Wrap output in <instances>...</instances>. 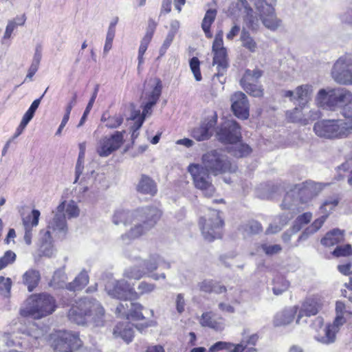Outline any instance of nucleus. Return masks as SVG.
I'll return each mask as SVG.
<instances>
[{
  "instance_id": "nucleus-1",
  "label": "nucleus",
  "mask_w": 352,
  "mask_h": 352,
  "mask_svg": "<svg viewBox=\"0 0 352 352\" xmlns=\"http://www.w3.org/2000/svg\"><path fill=\"white\" fill-rule=\"evenodd\" d=\"M67 317L70 322L78 325L93 323L96 327H101L104 322V309L96 299L85 297L72 305Z\"/></svg>"
},
{
  "instance_id": "nucleus-2",
  "label": "nucleus",
  "mask_w": 352,
  "mask_h": 352,
  "mask_svg": "<svg viewBox=\"0 0 352 352\" xmlns=\"http://www.w3.org/2000/svg\"><path fill=\"white\" fill-rule=\"evenodd\" d=\"M344 119L322 120L315 123V133L326 139L344 138L352 133V108L346 107L342 113Z\"/></svg>"
},
{
  "instance_id": "nucleus-3",
  "label": "nucleus",
  "mask_w": 352,
  "mask_h": 352,
  "mask_svg": "<svg viewBox=\"0 0 352 352\" xmlns=\"http://www.w3.org/2000/svg\"><path fill=\"white\" fill-rule=\"evenodd\" d=\"M318 107L324 110L336 111L342 114L346 107L352 108V92L344 87L320 89L315 98Z\"/></svg>"
},
{
  "instance_id": "nucleus-4",
  "label": "nucleus",
  "mask_w": 352,
  "mask_h": 352,
  "mask_svg": "<svg viewBox=\"0 0 352 352\" xmlns=\"http://www.w3.org/2000/svg\"><path fill=\"white\" fill-rule=\"evenodd\" d=\"M142 211L141 219L134 220L131 223L133 226L130 230L120 236L122 245H128L145 234L154 227L162 214L160 210L155 207H144Z\"/></svg>"
},
{
  "instance_id": "nucleus-5",
  "label": "nucleus",
  "mask_w": 352,
  "mask_h": 352,
  "mask_svg": "<svg viewBox=\"0 0 352 352\" xmlns=\"http://www.w3.org/2000/svg\"><path fill=\"white\" fill-rule=\"evenodd\" d=\"M203 166L212 175L235 172L236 167L232 165L228 156L221 150H212L202 156Z\"/></svg>"
},
{
  "instance_id": "nucleus-6",
  "label": "nucleus",
  "mask_w": 352,
  "mask_h": 352,
  "mask_svg": "<svg viewBox=\"0 0 352 352\" xmlns=\"http://www.w3.org/2000/svg\"><path fill=\"white\" fill-rule=\"evenodd\" d=\"M27 312L34 319L52 314L56 309L54 298L47 294L32 295L28 299Z\"/></svg>"
},
{
  "instance_id": "nucleus-7",
  "label": "nucleus",
  "mask_w": 352,
  "mask_h": 352,
  "mask_svg": "<svg viewBox=\"0 0 352 352\" xmlns=\"http://www.w3.org/2000/svg\"><path fill=\"white\" fill-rule=\"evenodd\" d=\"M209 214L199 219V226L204 239L212 241L221 237L223 220L219 217V212L216 210H208Z\"/></svg>"
},
{
  "instance_id": "nucleus-8",
  "label": "nucleus",
  "mask_w": 352,
  "mask_h": 352,
  "mask_svg": "<svg viewBox=\"0 0 352 352\" xmlns=\"http://www.w3.org/2000/svg\"><path fill=\"white\" fill-rule=\"evenodd\" d=\"M188 171L191 175L195 188L201 190L204 196L210 197L214 195L215 188L212 182L210 171L198 164H190L188 166Z\"/></svg>"
},
{
  "instance_id": "nucleus-9",
  "label": "nucleus",
  "mask_w": 352,
  "mask_h": 352,
  "mask_svg": "<svg viewBox=\"0 0 352 352\" xmlns=\"http://www.w3.org/2000/svg\"><path fill=\"white\" fill-rule=\"evenodd\" d=\"M331 74L337 83L352 85V52L339 57L333 64Z\"/></svg>"
},
{
  "instance_id": "nucleus-10",
  "label": "nucleus",
  "mask_w": 352,
  "mask_h": 352,
  "mask_svg": "<svg viewBox=\"0 0 352 352\" xmlns=\"http://www.w3.org/2000/svg\"><path fill=\"white\" fill-rule=\"evenodd\" d=\"M276 0H265V4L262 0H258L255 6L260 13V18L263 25L271 31L276 30L280 25L281 21L277 18L272 3Z\"/></svg>"
},
{
  "instance_id": "nucleus-11",
  "label": "nucleus",
  "mask_w": 352,
  "mask_h": 352,
  "mask_svg": "<svg viewBox=\"0 0 352 352\" xmlns=\"http://www.w3.org/2000/svg\"><path fill=\"white\" fill-rule=\"evenodd\" d=\"M262 76L263 72L258 69L253 70L247 69L240 80V85L249 95L253 97H262L263 89L262 85L258 82Z\"/></svg>"
},
{
  "instance_id": "nucleus-12",
  "label": "nucleus",
  "mask_w": 352,
  "mask_h": 352,
  "mask_svg": "<svg viewBox=\"0 0 352 352\" xmlns=\"http://www.w3.org/2000/svg\"><path fill=\"white\" fill-rule=\"evenodd\" d=\"M107 294L112 298L119 300L138 299V293L124 279L114 281L106 285Z\"/></svg>"
},
{
  "instance_id": "nucleus-13",
  "label": "nucleus",
  "mask_w": 352,
  "mask_h": 352,
  "mask_svg": "<svg viewBox=\"0 0 352 352\" xmlns=\"http://www.w3.org/2000/svg\"><path fill=\"white\" fill-rule=\"evenodd\" d=\"M328 184L307 180L294 187L300 203L307 204L316 197Z\"/></svg>"
},
{
  "instance_id": "nucleus-14",
  "label": "nucleus",
  "mask_w": 352,
  "mask_h": 352,
  "mask_svg": "<svg viewBox=\"0 0 352 352\" xmlns=\"http://www.w3.org/2000/svg\"><path fill=\"white\" fill-rule=\"evenodd\" d=\"M217 135L218 140L221 142L236 143L241 139V127L236 121L228 120L221 124Z\"/></svg>"
},
{
  "instance_id": "nucleus-15",
  "label": "nucleus",
  "mask_w": 352,
  "mask_h": 352,
  "mask_svg": "<svg viewBox=\"0 0 352 352\" xmlns=\"http://www.w3.org/2000/svg\"><path fill=\"white\" fill-rule=\"evenodd\" d=\"M124 131H116L109 137L102 138L96 148V152L102 157H108L113 151L118 150L124 142Z\"/></svg>"
},
{
  "instance_id": "nucleus-16",
  "label": "nucleus",
  "mask_w": 352,
  "mask_h": 352,
  "mask_svg": "<svg viewBox=\"0 0 352 352\" xmlns=\"http://www.w3.org/2000/svg\"><path fill=\"white\" fill-rule=\"evenodd\" d=\"M82 345L79 335L76 333L64 332L54 341L55 352H74Z\"/></svg>"
},
{
  "instance_id": "nucleus-17",
  "label": "nucleus",
  "mask_w": 352,
  "mask_h": 352,
  "mask_svg": "<svg viewBox=\"0 0 352 352\" xmlns=\"http://www.w3.org/2000/svg\"><path fill=\"white\" fill-rule=\"evenodd\" d=\"M232 110L240 119L246 120L249 117L250 104L246 95L241 92H235L231 97Z\"/></svg>"
},
{
  "instance_id": "nucleus-18",
  "label": "nucleus",
  "mask_w": 352,
  "mask_h": 352,
  "mask_svg": "<svg viewBox=\"0 0 352 352\" xmlns=\"http://www.w3.org/2000/svg\"><path fill=\"white\" fill-rule=\"evenodd\" d=\"M235 7L239 11H243V20L246 26L252 31H256L259 28V19L248 1L236 0Z\"/></svg>"
},
{
  "instance_id": "nucleus-19",
  "label": "nucleus",
  "mask_w": 352,
  "mask_h": 352,
  "mask_svg": "<svg viewBox=\"0 0 352 352\" xmlns=\"http://www.w3.org/2000/svg\"><path fill=\"white\" fill-rule=\"evenodd\" d=\"M47 230L65 235L67 231L65 219V202L61 203L56 208L54 217L49 221Z\"/></svg>"
},
{
  "instance_id": "nucleus-20",
  "label": "nucleus",
  "mask_w": 352,
  "mask_h": 352,
  "mask_svg": "<svg viewBox=\"0 0 352 352\" xmlns=\"http://www.w3.org/2000/svg\"><path fill=\"white\" fill-rule=\"evenodd\" d=\"M321 306L322 300L319 296H313L307 298L299 310L296 323L299 324L300 319L304 316L309 317L316 315L321 308Z\"/></svg>"
},
{
  "instance_id": "nucleus-21",
  "label": "nucleus",
  "mask_w": 352,
  "mask_h": 352,
  "mask_svg": "<svg viewBox=\"0 0 352 352\" xmlns=\"http://www.w3.org/2000/svg\"><path fill=\"white\" fill-rule=\"evenodd\" d=\"M142 208H138L134 211H129L126 210H117L112 217V221L115 225L123 224L124 226L131 225L134 220L140 219Z\"/></svg>"
},
{
  "instance_id": "nucleus-22",
  "label": "nucleus",
  "mask_w": 352,
  "mask_h": 352,
  "mask_svg": "<svg viewBox=\"0 0 352 352\" xmlns=\"http://www.w3.org/2000/svg\"><path fill=\"white\" fill-rule=\"evenodd\" d=\"M40 214L39 210L34 209L32 211V215H29L23 219V225L25 230L23 239L28 245L32 243L33 228L37 226Z\"/></svg>"
},
{
  "instance_id": "nucleus-23",
  "label": "nucleus",
  "mask_w": 352,
  "mask_h": 352,
  "mask_svg": "<svg viewBox=\"0 0 352 352\" xmlns=\"http://www.w3.org/2000/svg\"><path fill=\"white\" fill-rule=\"evenodd\" d=\"M216 124L215 119L205 120L199 126L195 128L192 131V136L197 141H204L209 139L212 134V129Z\"/></svg>"
},
{
  "instance_id": "nucleus-24",
  "label": "nucleus",
  "mask_w": 352,
  "mask_h": 352,
  "mask_svg": "<svg viewBox=\"0 0 352 352\" xmlns=\"http://www.w3.org/2000/svg\"><path fill=\"white\" fill-rule=\"evenodd\" d=\"M212 65H217V74H214V77H222L223 76L229 67V61L228 57L227 50H221L215 52L213 53Z\"/></svg>"
},
{
  "instance_id": "nucleus-25",
  "label": "nucleus",
  "mask_w": 352,
  "mask_h": 352,
  "mask_svg": "<svg viewBox=\"0 0 352 352\" xmlns=\"http://www.w3.org/2000/svg\"><path fill=\"white\" fill-rule=\"evenodd\" d=\"M156 83L153 90L148 94L147 101L143 105V114L146 116L150 114L152 108L158 101L162 91V84L160 79H155Z\"/></svg>"
},
{
  "instance_id": "nucleus-26",
  "label": "nucleus",
  "mask_w": 352,
  "mask_h": 352,
  "mask_svg": "<svg viewBox=\"0 0 352 352\" xmlns=\"http://www.w3.org/2000/svg\"><path fill=\"white\" fill-rule=\"evenodd\" d=\"M136 190L142 195L154 196L157 192V184L151 177L142 174L136 185Z\"/></svg>"
},
{
  "instance_id": "nucleus-27",
  "label": "nucleus",
  "mask_w": 352,
  "mask_h": 352,
  "mask_svg": "<svg viewBox=\"0 0 352 352\" xmlns=\"http://www.w3.org/2000/svg\"><path fill=\"white\" fill-rule=\"evenodd\" d=\"M216 315L212 311L204 312L199 319L200 325L203 327H208L215 331H222L224 329V324L222 318L217 320Z\"/></svg>"
},
{
  "instance_id": "nucleus-28",
  "label": "nucleus",
  "mask_w": 352,
  "mask_h": 352,
  "mask_svg": "<svg viewBox=\"0 0 352 352\" xmlns=\"http://www.w3.org/2000/svg\"><path fill=\"white\" fill-rule=\"evenodd\" d=\"M199 289L201 292L207 294H220L225 293L227 288L225 285H221L220 282L213 279H204L198 283Z\"/></svg>"
},
{
  "instance_id": "nucleus-29",
  "label": "nucleus",
  "mask_w": 352,
  "mask_h": 352,
  "mask_svg": "<svg viewBox=\"0 0 352 352\" xmlns=\"http://www.w3.org/2000/svg\"><path fill=\"white\" fill-rule=\"evenodd\" d=\"M297 310L298 307L294 306L277 313L274 318V326L280 327L290 324L294 320Z\"/></svg>"
},
{
  "instance_id": "nucleus-30",
  "label": "nucleus",
  "mask_w": 352,
  "mask_h": 352,
  "mask_svg": "<svg viewBox=\"0 0 352 352\" xmlns=\"http://www.w3.org/2000/svg\"><path fill=\"white\" fill-rule=\"evenodd\" d=\"M143 265L144 266L146 275L151 273L156 270L159 266L164 265L165 268L169 269L170 264L166 262L159 254H151L147 260L142 261Z\"/></svg>"
},
{
  "instance_id": "nucleus-31",
  "label": "nucleus",
  "mask_w": 352,
  "mask_h": 352,
  "mask_svg": "<svg viewBox=\"0 0 352 352\" xmlns=\"http://www.w3.org/2000/svg\"><path fill=\"white\" fill-rule=\"evenodd\" d=\"M344 240V230L338 228L333 229L326 234L321 239V244L326 247H331Z\"/></svg>"
},
{
  "instance_id": "nucleus-32",
  "label": "nucleus",
  "mask_w": 352,
  "mask_h": 352,
  "mask_svg": "<svg viewBox=\"0 0 352 352\" xmlns=\"http://www.w3.org/2000/svg\"><path fill=\"white\" fill-rule=\"evenodd\" d=\"M40 252L42 256L51 258L55 254V250L52 245V236L50 230H46L41 238Z\"/></svg>"
},
{
  "instance_id": "nucleus-33",
  "label": "nucleus",
  "mask_w": 352,
  "mask_h": 352,
  "mask_svg": "<svg viewBox=\"0 0 352 352\" xmlns=\"http://www.w3.org/2000/svg\"><path fill=\"white\" fill-rule=\"evenodd\" d=\"M41 279L40 272L36 270H29L23 275V283L32 292L38 285Z\"/></svg>"
},
{
  "instance_id": "nucleus-34",
  "label": "nucleus",
  "mask_w": 352,
  "mask_h": 352,
  "mask_svg": "<svg viewBox=\"0 0 352 352\" xmlns=\"http://www.w3.org/2000/svg\"><path fill=\"white\" fill-rule=\"evenodd\" d=\"M89 283L87 272L82 270L74 280L67 285V289L72 292L82 290Z\"/></svg>"
},
{
  "instance_id": "nucleus-35",
  "label": "nucleus",
  "mask_w": 352,
  "mask_h": 352,
  "mask_svg": "<svg viewBox=\"0 0 352 352\" xmlns=\"http://www.w3.org/2000/svg\"><path fill=\"white\" fill-rule=\"evenodd\" d=\"M327 215H321L319 218L316 219L309 226H308L300 235L298 240L299 241H305L308 239V237L316 233L317 231L320 230V228L323 226L324 223L327 220Z\"/></svg>"
},
{
  "instance_id": "nucleus-36",
  "label": "nucleus",
  "mask_w": 352,
  "mask_h": 352,
  "mask_svg": "<svg viewBox=\"0 0 352 352\" xmlns=\"http://www.w3.org/2000/svg\"><path fill=\"white\" fill-rule=\"evenodd\" d=\"M67 279V274L65 272V267L56 270L54 273L50 283V285L55 289L67 288L66 280Z\"/></svg>"
},
{
  "instance_id": "nucleus-37",
  "label": "nucleus",
  "mask_w": 352,
  "mask_h": 352,
  "mask_svg": "<svg viewBox=\"0 0 352 352\" xmlns=\"http://www.w3.org/2000/svg\"><path fill=\"white\" fill-rule=\"evenodd\" d=\"M217 16V10L215 9H208L201 23V28L207 38H212V34L210 32V26L214 21Z\"/></svg>"
},
{
  "instance_id": "nucleus-38",
  "label": "nucleus",
  "mask_w": 352,
  "mask_h": 352,
  "mask_svg": "<svg viewBox=\"0 0 352 352\" xmlns=\"http://www.w3.org/2000/svg\"><path fill=\"white\" fill-rule=\"evenodd\" d=\"M129 305L130 309L127 311H124V317L134 320H144V316L142 313V311L144 309L143 306L137 302H130Z\"/></svg>"
},
{
  "instance_id": "nucleus-39",
  "label": "nucleus",
  "mask_w": 352,
  "mask_h": 352,
  "mask_svg": "<svg viewBox=\"0 0 352 352\" xmlns=\"http://www.w3.org/2000/svg\"><path fill=\"white\" fill-rule=\"evenodd\" d=\"M340 199L338 197L333 196L326 199L320 206L319 210L322 215H327L329 217L330 214L334 210L338 205Z\"/></svg>"
},
{
  "instance_id": "nucleus-40",
  "label": "nucleus",
  "mask_w": 352,
  "mask_h": 352,
  "mask_svg": "<svg viewBox=\"0 0 352 352\" xmlns=\"http://www.w3.org/2000/svg\"><path fill=\"white\" fill-rule=\"evenodd\" d=\"M312 91V86L309 85H302L297 87L295 90L296 100L304 105L310 99Z\"/></svg>"
},
{
  "instance_id": "nucleus-41",
  "label": "nucleus",
  "mask_w": 352,
  "mask_h": 352,
  "mask_svg": "<svg viewBox=\"0 0 352 352\" xmlns=\"http://www.w3.org/2000/svg\"><path fill=\"white\" fill-rule=\"evenodd\" d=\"M240 40L242 46L248 50L250 52H255L257 49V43L254 38L250 35V32L243 28L241 33Z\"/></svg>"
},
{
  "instance_id": "nucleus-42",
  "label": "nucleus",
  "mask_w": 352,
  "mask_h": 352,
  "mask_svg": "<svg viewBox=\"0 0 352 352\" xmlns=\"http://www.w3.org/2000/svg\"><path fill=\"white\" fill-rule=\"evenodd\" d=\"M230 146V153L236 157H244L248 155L251 151V148L246 144L243 143H233Z\"/></svg>"
},
{
  "instance_id": "nucleus-43",
  "label": "nucleus",
  "mask_w": 352,
  "mask_h": 352,
  "mask_svg": "<svg viewBox=\"0 0 352 352\" xmlns=\"http://www.w3.org/2000/svg\"><path fill=\"white\" fill-rule=\"evenodd\" d=\"M113 333L115 335L118 334L123 340L126 343H129L133 340L134 332L131 325L127 324L123 329L121 325H117L114 329Z\"/></svg>"
},
{
  "instance_id": "nucleus-44",
  "label": "nucleus",
  "mask_w": 352,
  "mask_h": 352,
  "mask_svg": "<svg viewBox=\"0 0 352 352\" xmlns=\"http://www.w3.org/2000/svg\"><path fill=\"white\" fill-rule=\"evenodd\" d=\"M296 194L294 188L287 192L280 204L283 210L295 211L297 200L294 198Z\"/></svg>"
},
{
  "instance_id": "nucleus-45",
  "label": "nucleus",
  "mask_w": 352,
  "mask_h": 352,
  "mask_svg": "<svg viewBox=\"0 0 352 352\" xmlns=\"http://www.w3.org/2000/svg\"><path fill=\"white\" fill-rule=\"evenodd\" d=\"M324 335H318L316 338L322 344H329L333 343L336 340V335L337 332L332 329L330 327L327 325L324 329Z\"/></svg>"
},
{
  "instance_id": "nucleus-46",
  "label": "nucleus",
  "mask_w": 352,
  "mask_h": 352,
  "mask_svg": "<svg viewBox=\"0 0 352 352\" xmlns=\"http://www.w3.org/2000/svg\"><path fill=\"white\" fill-rule=\"evenodd\" d=\"M123 275L125 278L129 279L140 280L146 276V272L135 265L125 269Z\"/></svg>"
},
{
  "instance_id": "nucleus-47",
  "label": "nucleus",
  "mask_w": 352,
  "mask_h": 352,
  "mask_svg": "<svg viewBox=\"0 0 352 352\" xmlns=\"http://www.w3.org/2000/svg\"><path fill=\"white\" fill-rule=\"evenodd\" d=\"M260 250L265 252L266 255L272 256L278 254L282 250V248L278 244L267 245V243H263L258 247V252Z\"/></svg>"
},
{
  "instance_id": "nucleus-48",
  "label": "nucleus",
  "mask_w": 352,
  "mask_h": 352,
  "mask_svg": "<svg viewBox=\"0 0 352 352\" xmlns=\"http://www.w3.org/2000/svg\"><path fill=\"white\" fill-rule=\"evenodd\" d=\"M244 232L247 234H257L262 232V226L257 221H250L243 226Z\"/></svg>"
},
{
  "instance_id": "nucleus-49",
  "label": "nucleus",
  "mask_w": 352,
  "mask_h": 352,
  "mask_svg": "<svg viewBox=\"0 0 352 352\" xmlns=\"http://www.w3.org/2000/svg\"><path fill=\"white\" fill-rule=\"evenodd\" d=\"M16 254L11 251H6L3 256L0 258V271L5 267H6L8 265L13 263L16 260Z\"/></svg>"
},
{
  "instance_id": "nucleus-50",
  "label": "nucleus",
  "mask_w": 352,
  "mask_h": 352,
  "mask_svg": "<svg viewBox=\"0 0 352 352\" xmlns=\"http://www.w3.org/2000/svg\"><path fill=\"white\" fill-rule=\"evenodd\" d=\"M155 288L156 285L153 283L141 281L137 288L138 292H136L138 295V298L140 296L151 294L155 289Z\"/></svg>"
},
{
  "instance_id": "nucleus-51",
  "label": "nucleus",
  "mask_w": 352,
  "mask_h": 352,
  "mask_svg": "<svg viewBox=\"0 0 352 352\" xmlns=\"http://www.w3.org/2000/svg\"><path fill=\"white\" fill-rule=\"evenodd\" d=\"M145 116L143 113L140 115V111H133L130 117V120L134 121L131 130L138 131L144 123Z\"/></svg>"
},
{
  "instance_id": "nucleus-52",
  "label": "nucleus",
  "mask_w": 352,
  "mask_h": 352,
  "mask_svg": "<svg viewBox=\"0 0 352 352\" xmlns=\"http://www.w3.org/2000/svg\"><path fill=\"white\" fill-rule=\"evenodd\" d=\"M189 64L195 80L197 81L201 80L202 76L200 72V61L199 58L197 57H192L190 58Z\"/></svg>"
},
{
  "instance_id": "nucleus-53",
  "label": "nucleus",
  "mask_w": 352,
  "mask_h": 352,
  "mask_svg": "<svg viewBox=\"0 0 352 352\" xmlns=\"http://www.w3.org/2000/svg\"><path fill=\"white\" fill-rule=\"evenodd\" d=\"M123 120L124 118L120 114L108 116L105 126L109 129H116L122 124Z\"/></svg>"
},
{
  "instance_id": "nucleus-54",
  "label": "nucleus",
  "mask_w": 352,
  "mask_h": 352,
  "mask_svg": "<svg viewBox=\"0 0 352 352\" xmlns=\"http://www.w3.org/2000/svg\"><path fill=\"white\" fill-rule=\"evenodd\" d=\"M12 281L10 278L0 276V294L8 296L10 292Z\"/></svg>"
},
{
  "instance_id": "nucleus-55",
  "label": "nucleus",
  "mask_w": 352,
  "mask_h": 352,
  "mask_svg": "<svg viewBox=\"0 0 352 352\" xmlns=\"http://www.w3.org/2000/svg\"><path fill=\"white\" fill-rule=\"evenodd\" d=\"M221 50H227L226 48L223 46V32L220 31L215 35L214 40L212 43V53L215 52H219Z\"/></svg>"
},
{
  "instance_id": "nucleus-56",
  "label": "nucleus",
  "mask_w": 352,
  "mask_h": 352,
  "mask_svg": "<svg viewBox=\"0 0 352 352\" xmlns=\"http://www.w3.org/2000/svg\"><path fill=\"white\" fill-rule=\"evenodd\" d=\"M333 254L337 257L351 255L352 254V247L349 244L337 246L333 250Z\"/></svg>"
},
{
  "instance_id": "nucleus-57",
  "label": "nucleus",
  "mask_w": 352,
  "mask_h": 352,
  "mask_svg": "<svg viewBox=\"0 0 352 352\" xmlns=\"http://www.w3.org/2000/svg\"><path fill=\"white\" fill-rule=\"evenodd\" d=\"M233 346V343L223 341H219L212 344L208 352H217L223 349H230Z\"/></svg>"
},
{
  "instance_id": "nucleus-58",
  "label": "nucleus",
  "mask_w": 352,
  "mask_h": 352,
  "mask_svg": "<svg viewBox=\"0 0 352 352\" xmlns=\"http://www.w3.org/2000/svg\"><path fill=\"white\" fill-rule=\"evenodd\" d=\"M175 36V35L168 32L166 38L164 41L163 44L159 51L160 56H162L165 54L168 48L170 47L173 41L174 40Z\"/></svg>"
},
{
  "instance_id": "nucleus-59",
  "label": "nucleus",
  "mask_w": 352,
  "mask_h": 352,
  "mask_svg": "<svg viewBox=\"0 0 352 352\" xmlns=\"http://www.w3.org/2000/svg\"><path fill=\"white\" fill-rule=\"evenodd\" d=\"M340 19L342 23L352 26V3L340 14Z\"/></svg>"
},
{
  "instance_id": "nucleus-60",
  "label": "nucleus",
  "mask_w": 352,
  "mask_h": 352,
  "mask_svg": "<svg viewBox=\"0 0 352 352\" xmlns=\"http://www.w3.org/2000/svg\"><path fill=\"white\" fill-rule=\"evenodd\" d=\"M65 210L68 218L76 217L79 214V209L74 201L69 203Z\"/></svg>"
},
{
  "instance_id": "nucleus-61",
  "label": "nucleus",
  "mask_w": 352,
  "mask_h": 352,
  "mask_svg": "<svg viewBox=\"0 0 352 352\" xmlns=\"http://www.w3.org/2000/svg\"><path fill=\"white\" fill-rule=\"evenodd\" d=\"M294 214L295 211L287 210L284 212L277 217L278 223L283 227L294 217Z\"/></svg>"
},
{
  "instance_id": "nucleus-62",
  "label": "nucleus",
  "mask_w": 352,
  "mask_h": 352,
  "mask_svg": "<svg viewBox=\"0 0 352 352\" xmlns=\"http://www.w3.org/2000/svg\"><path fill=\"white\" fill-rule=\"evenodd\" d=\"M116 33L107 32L105 43L103 49V55L107 56L112 47V43Z\"/></svg>"
},
{
  "instance_id": "nucleus-63",
  "label": "nucleus",
  "mask_w": 352,
  "mask_h": 352,
  "mask_svg": "<svg viewBox=\"0 0 352 352\" xmlns=\"http://www.w3.org/2000/svg\"><path fill=\"white\" fill-rule=\"evenodd\" d=\"M121 302L116 307V312L120 316L124 317V311H127L130 309V302H133V300H120Z\"/></svg>"
},
{
  "instance_id": "nucleus-64",
  "label": "nucleus",
  "mask_w": 352,
  "mask_h": 352,
  "mask_svg": "<svg viewBox=\"0 0 352 352\" xmlns=\"http://www.w3.org/2000/svg\"><path fill=\"white\" fill-rule=\"evenodd\" d=\"M345 322L346 319L344 316L336 315L333 323L329 324L328 326L338 333L340 329V327L342 326Z\"/></svg>"
}]
</instances>
